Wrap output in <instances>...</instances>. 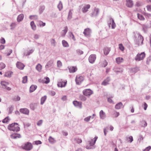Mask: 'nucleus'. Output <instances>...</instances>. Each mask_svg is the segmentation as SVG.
<instances>
[{"label":"nucleus","instance_id":"nucleus-49","mask_svg":"<svg viewBox=\"0 0 151 151\" xmlns=\"http://www.w3.org/2000/svg\"><path fill=\"white\" fill-rule=\"evenodd\" d=\"M34 144H35L36 145H39V144H41L42 143V142L41 141H40V140H38V141H35L34 142Z\"/></svg>","mask_w":151,"mask_h":151},{"label":"nucleus","instance_id":"nucleus-42","mask_svg":"<svg viewBox=\"0 0 151 151\" xmlns=\"http://www.w3.org/2000/svg\"><path fill=\"white\" fill-rule=\"evenodd\" d=\"M58 9L60 10L62 9L63 5H62V3L61 2H60L59 3V4L58 6Z\"/></svg>","mask_w":151,"mask_h":151},{"label":"nucleus","instance_id":"nucleus-63","mask_svg":"<svg viewBox=\"0 0 151 151\" xmlns=\"http://www.w3.org/2000/svg\"><path fill=\"white\" fill-rule=\"evenodd\" d=\"M39 36L38 35L36 34L34 36V38L35 39H37L38 38Z\"/></svg>","mask_w":151,"mask_h":151},{"label":"nucleus","instance_id":"nucleus-37","mask_svg":"<svg viewBox=\"0 0 151 151\" xmlns=\"http://www.w3.org/2000/svg\"><path fill=\"white\" fill-rule=\"evenodd\" d=\"M10 119L8 117L5 118L2 121V122L4 123H7L9 121Z\"/></svg>","mask_w":151,"mask_h":151},{"label":"nucleus","instance_id":"nucleus-15","mask_svg":"<svg viewBox=\"0 0 151 151\" xmlns=\"http://www.w3.org/2000/svg\"><path fill=\"white\" fill-rule=\"evenodd\" d=\"M99 9L98 8H95L94 11L93 13L91 14V16L93 17L96 16L99 13Z\"/></svg>","mask_w":151,"mask_h":151},{"label":"nucleus","instance_id":"nucleus-53","mask_svg":"<svg viewBox=\"0 0 151 151\" xmlns=\"http://www.w3.org/2000/svg\"><path fill=\"white\" fill-rule=\"evenodd\" d=\"M57 65L59 67H60L62 66V63L60 61L58 60L57 61Z\"/></svg>","mask_w":151,"mask_h":151},{"label":"nucleus","instance_id":"nucleus-50","mask_svg":"<svg viewBox=\"0 0 151 151\" xmlns=\"http://www.w3.org/2000/svg\"><path fill=\"white\" fill-rule=\"evenodd\" d=\"M12 50L10 49L8 50L6 52L7 55L9 56L12 52Z\"/></svg>","mask_w":151,"mask_h":151},{"label":"nucleus","instance_id":"nucleus-12","mask_svg":"<svg viewBox=\"0 0 151 151\" xmlns=\"http://www.w3.org/2000/svg\"><path fill=\"white\" fill-rule=\"evenodd\" d=\"M20 111L23 114L27 115H28L29 113V110L27 108L21 109H20Z\"/></svg>","mask_w":151,"mask_h":151},{"label":"nucleus","instance_id":"nucleus-11","mask_svg":"<svg viewBox=\"0 0 151 151\" xmlns=\"http://www.w3.org/2000/svg\"><path fill=\"white\" fill-rule=\"evenodd\" d=\"M11 137L12 139H16L21 137V135L18 134L14 133L12 134L11 136Z\"/></svg>","mask_w":151,"mask_h":151},{"label":"nucleus","instance_id":"nucleus-26","mask_svg":"<svg viewBox=\"0 0 151 151\" xmlns=\"http://www.w3.org/2000/svg\"><path fill=\"white\" fill-rule=\"evenodd\" d=\"M50 82V79L49 78L47 77H45L43 80V83L46 84H47L49 83Z\"/></svg>","mask_w":151,"mask_h":151},{"label":"nucleus","instance_id":"nucleus-41","mask_svg":"<svg viewBox=\"0 0 151 151\" xmlns=\"http://www.w3.org/2000/svg\"><path fill=\"white\" fill-rule=\"evenodd\" d=\"M34 51V50H29L27 53H26L24 54V55L26 56L29 55L31 54Z\"/></svg>","mask_w":151,"mask_h":151},{"label":"nucleus","instance_id":"nucleus-43","mask_svg":"<svg viewBox=\"0 0 151 151\" xmlns=\"http://www.w3.org/2000/svg\"><path fill=\"white\" fill-rule=\"evenodd\" d=\"M29 18L31 19L35 20L37 19V16L35 15H31L30 16Z\"/></svg>","mask_w":151,"mask_h":151},{"label":"nucleus","instance_id":"nucleus-48","mask_svg":"<svg viewBox=\"0 0 151 151\" xmlns=\"http://www.w3.org/2000/svg\"><path fill=\"white\" fill-rule=\"evenodd\" d=\"M0 42L2 44H4L5 43V40L3 38L1 37L0 39Z\"/></svg>","mask_w":151,"mask_h":151},{"label":"nucleus","instance_id":"nucleus-54","mask_svg":"<svg viewBox=\"0 0 151 151\" xmlns=\"http://www.w3.org/2000/svg\"><path fill=\"white\" fill-rule=\"evenodd\" d=\"M107 64H108L107 62L106 61V60H105L104 61V63H103V66L104 67H105L107 65Z\"/></svg>","mask_w":151,"mask_h":151},{"label":"nucleus","instance_id":"nucleus-64","mask_svg":"<svg viewBox=\"0 0 151 151\" xmlns=\"http://www.w3.org/2000/svg\"><path fill=\"white\" fill-rule=\"evenodd\" d=\"M77 141L78 143H80L82 142V140L81 139H77Z\"/></svg>","mask_w":151,"mask_h":151},{"label":"nucleus","instance_id":"nucleus-28","mask_svg":"<svg viewBox=\"0 0 151 151\" xmlns=\"http://www.w3.org/2000/svg\"><path fill=\"white\" fill-rule=\"evenodd\" d=\"M12 73H13L12 71H9L5 73L4 76L5 77H10Z\"/></svg>","mask_w":151,"mask_h":151},{"label":"nucleus","instance_id":"nucleus-27","mask_svg":"<svg viewBox=\"0 0 151 151\" xmlns=\"http://www.w3.org/2000/svg\"><path fill=\"white\" fill-rule=\"evenodd\" d=\"M122 104L120 102L117 104L115 106V108L116 109H119L122 106Z\"/></svg>","mask_w":151,"mask_h":151},{"label":"nucleus","instance_id":"nucleus-56","mask_svg":"<svg viewBox=\"0 0 151 151\" xmlns=\"http://www.w3.org/2000/svg\"><path fill=\"white\" fill-rule=\"evenodd\" d=\"M145 16L147 17L148 18H150L151 17V14L149 13H145L144 14Z\"/></svg>","mask_w":151,"mask_h":151},{"label":"nucleus","instance_id":"nucleus-9","mask_svg":"<svg viewBox=\"0 0 151 151\" xmlns=\"http://www.w3.org/2000/svg\"><path fill=\"white\" fill-rule=\"evenodd\" d=\"M91 33V30L89 28L85 29L83 32V34L86 36H89L90 35Z\"/></svg>","mask_w":151,"mask_h":151},{"label":"nucleus","instance_id":"nucleus-38","mask_svg":"<svg viewBox=\"0 0 151 151\" xmlns=\"http://www.w3.org/2000/svg\"><path fill=\"white\" fill-rule=\"evenodd\" d=\"M27 76H25L23 78L22 80V83H25L27 82Z\"/></svg>","mask_w":151,"mask_h":151},{"label":"nucleus","instance_id":"nucleus-34","mask_svg":"<svg viewBox=\"0 0 151 151\" xmlns=\"http://www.w3.org/2000/svg\"><path fill=\"white\" fill-rule=\"evenodd\" d=\"M137 17L138 19L141 20H144L145 19L144 17L140 14H138Z\"/></svg>","mask_w":151,"mask_h":151},{"label":"nucleus","instance_id":"nucleus-4","mask_svg":"<svg viewBox=\"0 0 151 151\" xmlns=\"http://www.w3.org/2000/svg\"><path fill=\"white\" fill-rule=\"evenodd\" d=\"M145 56V54L144 52H141L137 55L135 57V60L137 61H139L143 59Z\"/></svg>","mask_w":151,"mask_h":151},{"label":"nucleus","instance_id":"nucleus-1","mask_svg":"<svg viewBox=\"0 0 151 151\" xmlns=\"http://www.w3.org/2000/svg\"><path fill=\"white\" fill-rule=\"evenodd\" d=\"M8 129L14 132H17L20 130V128L19 127L18 123H14L9 124L8 127Z\"/></svg>","mask_w":151,"mask_h":151},{"label":"nucleus","instance_id":"nucleus-20","mask_svg":"<svg viewBox=\"0 0 151 151\" xmlns=\"http://www.w3.org/2000/svg\"><path fill=\"white\" fill-rule=\"evenodd\" d=\"M68 30V28L67 26H66L65 28L64 29L62 30L61 33V35L62 36H64L65 35L66 33L67 32Z\"/></svg>","mask_w":151,"mask_h":151},{"label":"nucleus","instance_id":"nucleus-59","mask_svg":"<svg viewBox=\"0 0 151 151\" xmlns=\"http://www.w3.org/2000/svg\"><path fill=\"white\" fill-rule=\"evenodd\" d=\"M108 101L110 103H113V102L111 98H109L108 99Z\"/></svg>","mask_w":151,"mask_h":151},{"label":"nucleus","instance_id":"nucleus-21","mask_svg":"<svg viewBox=\"0 0 151 151\" xmlns=\"http://www.w3.org/2000/svg\"><path fill=\"white\" fill-rule=\"evenodd\" d=\"M116 63L118 64H120L123 61V59L122 58L118 57L116 59Z\"/></svg>","mask_w":151,"mask_h":151},{"label":"nucleus","instance_id":"nucleus-58","mask_svg":"<svg viewBox=\"0 0 151 151\" xmlns=\"http://www.w3.org/2000/svg\"><path fill=\"white\" fill-rule=\"evenodd\" d=\"M139 37L140 41L142 43L143 41V37L140 35H139Z\"/></svg>","mask_w":151,"mask_h":151},{"label":"nucleus","instance_id":"nucleus-13","mask_svg":"<svg viewBox=\"0 0 151 151\" xmlns=\"http://www.w3.org/2000/svg\"><path fill=\"white\" fill-rule=\"evenodd\" d=\"M90 7V5L89 4H87L85 5L82 9V10L83 12L85 13L86 12L88 9Z\"/></svg>","mask_w":151,"mask_h":151},{"label":"nucleus","instance_id":"nucleus-23","mask_svg":"<svg viewBox=\"0 0 151 151\" xmlns=\"http://www.w3.org/2000/svg\"><path fill=\"white\" fill-rule=\"evenodd\" d=\"M37 88V86L36 85H32L30 87L29 91L32 92L34 91Z\"/></svg>","mask_w":151,"mask_h":151},{"label":"nucleus","instance_id":"nucleus-33","mask_svg":"<svg viewBox=\"0 0 151 151\" xmlns=\"http://www.w3.org/2000/svg\"><path fill=\"white\" fill-rule=\"evenodd\" d=\"M49 142L51 143H53L55 142V140L54 139L52 138L51 136H50L49 137V138L48 139Z\"/></svg>","mask_w":151,"mask_h":151},{"label":"nucleus","instance_id":"nucleus-44","mask_svg":"<svg viewBox=\"0 0 151 151\" xmlns=\"http://www.w3.org/2000/svg\"><path fill=\"white\" fill-rule=\"evenodd\" d=\"M119 48L122 51H123L124 50V47L122 44H120L119 45Z\"/></svg>","mask_w":151,"mask_h":151},{"label":"nucleus","instance_id":"nucleus-55","mask_svg":"<svg viewBox=\"0 0 151 151\" xmlns=\"http://www.w3.org/2000/svg\"><path fill=\"white\" fill-rule=\"evenodd\" d=\"M91 117V116H88V117L85 118L84 119V120L85 121H86L87 122H88L90 119Z\"/></svg>","mask_w":151,"mask_h":151},{"label":"nucleus","instance_id":"nucleus-31","mask_svg":"<svg viewBox=\"0 0 151 151\" xmlns=\"http://www.w3.org/2000/svg\"><path fill=\"white\" fill-rule=\"evenodd\" d=\"M63 46L64 47H68L69 45L68 42L65 40H63L62 41Z\"/></svg>","mask_w":151,"mask_h":151},{"label":"nucleus","instance_id":"nucleus-19","mask_svg":"<svg viewBox=\"0 0 151 151\" xmlns=\"http://www.w3.org/2000/svg\"><path fill=\"white\" fill-rule=\"evenodd\" d=\"M24 17V14H19L17 17V21L18 22H19L21 21Z\"/></svg>","mask_w":151,"mask_h":151},{"label":"nucleus","instance_id":"nucleus-62","mask_svg":"<svg viewBox=\"0 0 151 151\" xmlns=\"http://www.w3.org/2000/svg\"><path fill=\"white\" fill-rule=\"evenodd\" d=\"M14 100L15 101H19L20 100V98L19 96H17L14 98Z\"/></svg>","mask_w":151,"mask_h":151},{"label":"nucleus","instance_id":"nucleus-30","mask_svg":"<svg viewBox=\"0 0 151 151\" xmlns=\"http://www.w3.org/2000/svg\"><path fill=\"white\" fill-rule=\"evenodd\" d=\"M30 25L31 26L32 29L34 30H35L36 29V26L34 22H31L30 23Z\"/></svg>","mask_w":151,"mask_h":151},{"label":"nucleus","instance_id":"nucleus-32","mask_svg":"<svg viewBox=\"0 0 151 151\" xmlns=\"http://www.w3.org/2000/svg\"><path fill=\"white\" fill-rule=\"evenodd\" d=\"M47 99V97L46 96H44L43 97H42L41 99V104H42Z\"/></svg>","mask_w":151,"mask_h":151},{"label":"nucleus","instance_id":"nucleus-14","mask_svg":"<svg viewBox=\"0 0 151 151\" xmlns=\"http://www.w3.org/2000/svg\"><path fill=\"white\" fill-rule=\"evenodd\" d=\"M126 5L128 7H132L133 5L132 1L131 0H126Z\"/></svg>","mask_w":151,"mask_h":151},{"label":"nucleus","instance_id":"nucleus-29","mask_svg":"<svg viewBox=\"0 0 151 151\" xmlns=\"http://www.w3.org/2000/svg\"><path fill=\"white\" fill-rule=\"evenodd\" d=\"M36 70L39 72H40L42 69V66L40 64H38L36 67Z\"/></svg>","mask_w":151,"mask_h":151},{"label":"nucleus","instance_id":"nucleus-17","mask_svg":"<svg viewBox=\"0 0 151 151\" xmlns=\"http://www.w3.org/2000/svg\"><path fill=\"white\" fill-rule=\"evenodd\" d=\"M99 115L101 118L102 119H104L106 117L105 113L104 112V111L102 110L100 111L99 113Z\"/></svg>","mask_w":151,"mask_h":151},{"label":"nucleus","instance_id":"nucleus-47","mask_svg":"<svg viewBox=\"0 0 151 151\" xmlns=\"http://www.w3.org/2000/svg\"><path fill=\"white\" fill-rule=\"evenodd\" d=\"M151 149V146H149L143 150V151H149Z\"/></svg>","mask_w":151,"mask_h":151},{"label":"nucleus","instance_id":"nucleus-10","mask_svg":"<svg viewBox=\"0 0 151 151\" xmlns=\"http://www.w3.org/2000/svg\"><path fill=\"white\" fill-rule=\"evenodd\" d=\"M16 66L19 69L22 70L24 68V65L22 63L20 62H17L16 63Z\"/></svg>","mask_w":151,"mask_h":151},{"label":"nucleus","instance_id":"nucleus-46","mask_svg":"<svg viewBox=\"0 0 151 151\" xmlns=\"http://www.w3.org/2000/svg\"><path fill=\"white\" fill-rule=\"evenodd\" d=\"M146 7L148 11L151 12V4L147 5Z\"/></svg>","mask_w":151,"mask_h":151},{"label":"nucleus","instance_id":"nucleus-24","mask_svg":"<svg viewBox=\"0 0 151 151\" xmlns=\"http://www.w3.org/2000/svg\"><path fill=\"white\" fill-rule=\"evenodd\" d=\"M110 50V48L107 47H105L104 50V54L106 55H107L109 53Z\"/></svg>","mask_w":151,"mask_h":151},{"label":"nucleus","instance_id":"nucleus-16","mask_svg":"<svg viewBox=\"0 0 151 151\" xmlns=\"http://www.w3.org/2000/svg\"><path fill=\"white\" fill-rule=\"evenodd\" d=\"M70 72V73H74L77 70V68L76 66H71L69 68Z\"/></svg>","mask_w":151,"mask_h":151},{"label":"nucleus","instance_id":"nucleus-8","mask_svg":"<svg viewBox=\"0 0 151 151\" xmlns=\"http://www.w3.org/2000/svg\"><path fill=\"white\" fill-rule=\"evenodd\" d=\"M96 58V56L95 55L92 54L88 58L89 62L91 63H93L95 61Z\"/></svg>","mask_w":151,"mask_h":151},{"label":"nucleus","instance_id":"nucleus-25","mask_svg":"<svg viewBox=\"0 0 151 151\" xmlns=\"http://www.w3.org/2000/svg\"><path fill=\"white\" fill-rule=\"evenodd\" d=\"M98 137H95L90 142V145L91 146H93L94 145Z\"/></svg>","mask_w":151,"mask_h":151},{"label":"nucleus","instance_id":"nucleus-40","mask_svg":"<svg viewBox=\"0 0 151 151\" xmlns=\"http://www.w3.org/2000/svg\"><path fill=\"white\" fill-rule=\"evenodd\" d=\"M38 24L40 27H43L45 25V23L41 21H39L38 22Z\"/></svg>","mask_w":151,"mask_h":151},{"label":"nucleus","instance_id":"nucleus-5","mask_svg":"<svg viewBox=\"0 0 151 151\" xmlns=\"http://www.w3.org/2000/svg\"><path fill=\"white\" fill-rule=\"evenodd\" d=\"M67 83L66 80H64L63 79L59 80L58 82L57 86L58 87L62 88L65 86Z\"/></svg>","mask_w":151,"mask_h":151},{"label":"nucleus","instance_id":"nucleus-18","mask_svg":"<svg viewBox=\"0 0 151 151\" xmlns=\"http://www.w3.org/2000/svg\"><path fill=\"white\" fill-rule=\"evenodd\" d=\"M110 23L109 24V27H110L111 26V28L112 29L116 27V24L114 23V20L113 19H110Z\"/></svg>","mask_w":151,"mask_h":151},{"label":"nucleus","instance_id":"nucleus-57","mask_svg":"<svg viewBox=\"0 0 151 151\" xmlns=\"http://www.w3.org/2000/svg\"><path fill=\"white\" fill-rule=\"evenodd\" d=\"M147 107V105L145 102L144 104V108L145 110H146Z\"/></svg>","mask_w":151,"mask_h":151},{"label":"nucleus","instance_id":"nucleus-35","mask_svg":"<svg viewBox=\"0 0 151 151\" xmlns=\"http://www.w3.org/2000/svg\"><path fill=\"white\" fill-rule=\"evenodd\" d=\"M6 67V65L4 63H0V70Z\"/></svg>","mask_w":151,"mask_h":151},{"label":"nucleus","instance_id":"nucleus-61","mask_svg":"<svg viewBox=\"0 0 151 151\" xmlns=\"http://www.w3.org/2000/svg\"><path fill=\"white\" fill-rule=\"evenodd\" d=\"M42 122V120H40L37 123V125L38 126L40 125Z\"/></svg>","mask_w":151,"mask_h":151},{"label":"nucleus","instance_id":"nucleus-22","mask_svg":"<svg viewBox=\"0 0 151 151\" xmlns=\"http://www.w3.org/2000/svg\"><path fill=\"white\" fill-rule=\"evenodd\" d=\"M110 79L109 78H107L106 79L104 80L102 83V85L106 86L108 84V82L110 81Z\"/></svg>","mask_w":151,"mask_h":151},{"label":"nucleus","instance_id":"nucleus-52","mask_svg":"<svg viewBox=\"0 0 151 151\" xmlns=\"http://www.w3.org/2000/svg\"><path fill=\"white\" fill-rule=\"evenodd\" d=\"M81 100L83 101H85L86 100V98L83 96H81L80 97Z\"/></svg>","mask_w":151,"mask_h":151},{"label":"nucleus","instance_id":"nucleus-51","mask_svg":"<svg viewBox=\"0 0 151 151\" xmlns=\"http://www.w3.org/2000/svg\"><path fill=\"white\" fill-rule=\"evenodd\" d=\"M127 139L130 142H131L133 141V137L132 136H130L127 138Z\"/></svg>","mask_w":151,"mask_h":151},{"label":"nucleus","instance_id":"nucleus-36","mask_svg":"<svg viewBox=\"0 0 151 151\" xmlns=\"http://www.w3.org/2000/svg\"><path fill=\"white\" fill-rule=\"evenodd\" d=\"M73 104L75 106H81V103L78 102L77 101H74L73 102Z\"/></svg>","mask_w":151,"mask_h":151},{"label":"nucleus","instance_id":"nucleus-3","mask_svg":"<svg viewBox=\"0 0 151 151\" xmlns=\"http://www.w3.org/2000/svg\"><path fill=\"white\" fill-rule=\"evenodd\" d=\"M22 148L26 150H30L32 148V145L30 142H27L24 143L22 146Z\"/></svg>","mask_w":151,"mask_h":151},{"label":"nucleus","instance_id":"nucleus-39","mask_svg":"<svg viewBox=\"0 0 151 151\" xmlns=\"http://www.w3.org/2000/svg\"><path fill=\"white\" fill-rule=\"evenodd\" d=\"M69 35L70 37H71L74 40H75V39L74 35L72 32H69Z\"/></svg>","mask_w":151,"mask_h":151},{"label":"nucleus","instance_id":"nucleus-45","mask_svg":"<svg viewBox=\"0 0 151 151\" xmlns=\"http://www.w3.org/2000/svg\"><path fill=\"white\" fill-rule=\"evenodd\" d=\"M119 115V112H114L113 114V116L114 117H116L118 116Z\"/></svg>","mask_w":151,"mask_h":151},{"label":"nucleus","instance_id":"nucleus-7","mask_svg":"<svg viewBox=\"0 0 151 151\" xmlns=\"http://www.w3.org/2000/svg\"><path fill=\"white\" fill-rule=\"evenodd\" d=\"M83 77L80 76H77L76 78V81L77 84L80 85L83 81Z\"/></svg>","mask_w":151,"mask_h":151},{"label":"nucleus","instance_id":"nucleus-60","mask_svg":"<svg viewBox=\"0 0 151 151\" xmlns=\"http://www.w3.org/2000/svg\"><path fill=\"white\" fill-rule=\"evenodd\" d=\"M16 25V24L15 23H12L11 25V26L13 28H14Z\"/></svg>","mask_w":151,"mask_h":151},{"label":"nucleus","instance_id":"nucleus-6","mask_svg":"<svg viewBox=\"0 0 151 151\" xmlns=\"http://www.w3.org/2000/svg\"><path fill=\"white\" fill-rule=\"evenodd\" d=\"M83 94L86 96H90L93 93V91L89 89H85L83 92Z\"/></svg>","mask_w":151,"mask_h":151},{"label":"nucleus","instance_id":"nucleus-2","mask_svg":"<svg viewBox=\"0 0 151 151\" xmlns=\"http://www.w3.org/2000/svg\"><path fill=\"white\" fill-rule=\"evenodd\" d=\"M1 84L2 88L4 89L7 91H10L11 90V88L8 86L9 85V83L5 81H1Z\"/></svg>","mask_w":151,"mask_h":151}]
</instances>
